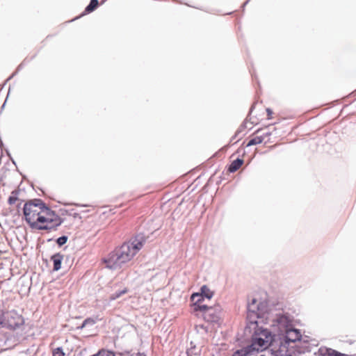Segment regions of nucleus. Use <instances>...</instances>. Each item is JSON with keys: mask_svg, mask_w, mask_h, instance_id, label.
<instances>
[{"mask_svg": "<svg viewBox=\"0 0 356 356\" xmlns=\"http://www.w3.org/2000/svg\"><path fill=\"white\" fill-rule=\"evenodd\" d=\"M266 112L268 115V118H270V115L273 114V111L270 108H266Z\"/></svg>", "mask_w": 356, "mask_h": 356, "instance_id": "4be33fe9", "label": "nucleus"}, {"mask_svg": "<svg viewBox=\"0 0 356 356\" xmlns=\"http://www.w3.org/2000/svg\"><path fill=\"white\" fill-rule=\"evenodd\" d=\"M96 323V321L92 318H86L83 323L81 324V325L79 326L77 328L78 329H83V327H85L87 325H95Z\"/></svg>", "mask_w": 356, "mask_h": 356, "instance_id": "2eb2a0df", "label": "nucleus"}, {"mask_svg": "<svg viewBox=\"0 0 356 356\" xmlns=\"http://www.w3.org/2000/svg\"><path fill=\"white\" fill-rule=\"evenodd\" d=\"M127 291H119L118 292H116L115 294L111 295L109 298L110 301L114 300L119 297H120L122 295L124 294Z\"/></svg>", "mask_w": 356, "mask_h": 356, "instance_id": "6ab92c4d", "label": "nucleus"}, {"mask_svg": "<svg viewBox=\"0 0 356 356\" xmlns=\"http://www.w3.org/2000/svg\"><path fill=\"white\" fill-rule=\"evenodd\" d=\"M43 213L45 214V216H44V217H50V218H55L56 216H57L55 212L52 210H51L49 209V212H48L47 210L45 209H42V212Z\"/></svg>", "mask_w": 356, "mask_h": 356, "instance_id": "aec40b11", "label": "nucleus"}, {"mask_svg": "<svg viewBox=\"0 0 356 356\" xmlns=\"http://www.w3.org/2000/svg\"><path fill=\"white\" fill-rule=\"evenodd\" d=\"M318 354L320 356H348V355L341 353L332 348L325 346L321 347L318 349Z\"/></svg>", "mask_w": 356, "mask_h": 356, "instance_id": "1a4fd4ad", "label": "nucleus"}, {"mask_svg": "<svg viewBox=\"0 0 356 356\" xmlns=\"http://www.w3.org/2000/svg\"><path fill=\"white\" fill-rule=\"evenodd\" d=\"M53 356H65V353L61 347H58L53 350Z\"/></svg>", "mask_w": 356, "mask_h": 356, "instance_id": "a211bd4d", "label": "nucleus"}, {"mask_svg": "<svg viewBox=\"0 0 356 356\" xmlns=\"http://www.w3.org/2000/svg\"><path fill=\"white\" fill-rule=\"evenodd\" d=\"M38 223H32L31 228L38 230H56L63 222L60 216L55 218L39 216L37 218Z\"/></svg>", "mask_w": 356, "mask_h": 356, "instance_id": "39448f33", "label": "nucleus"}, {"mask_svg": "<svg viewBox=\"0 0 356 356\" xmlns=\"http://www.w3.org/2000/svg\"><path fill=\"white\" fill-rule=\"evenodd\" d=\"M51 259L54 263V270L56 271L58 270L61 267L63 255L60 253H57L52 255Z\"/></svg>", "mask_w": 356, "mask_h": 356, "instance_id": "9d476101", "label": "nucleus"}, {"mask_svg": "<svg viewBox=\"0 0 356 356\" xmlns=\"http://www.w3.org/2000/svg\"><path fill=\"white\" fill-rule=\"evenodd\" d=\"M264 140V136H256L251 138L247 144V147H250L252 145H256L261 143Z\"/></svg>", "mask_w": 356, "mask_h": 356, "instance_id": "4468645a", "label": "nucleus"}, {"mask_svg": "<svg viewBox=\"0 0 356 356\" xmlns=\"http://www.w3.org/2000/svg\"><path fill=\"white\" fill-rule=\"evenodd\" d=\"M18 194H19V191H13L11 193V195L8 198V204H13L16 202V201L18 199V197H17Z\"/></svg>", "mask_w": 356, "mask_h": 356, "instance_id": "dca6fc26", "label": "nucleus"}, {"mask_svg": "<svg viewBox=\"0 0 356 356\" xmlns=\"http://www.w3.org/2000/svg\"><path fill=\"white\" fill-rule=\"evenodd\" d=\"M145 242V236L143 234H137L131 241L116 248L108 255L106 259H104L106 266L113 270L123 267L142 248Z\"/></svg>", "mask_w": 356, "mask_h": 356, "instance_id": "f03ea898", "label": "nucleus"}, {"mask_svg": "<svg viewBox=\"0 0 356 356\" xmlns=\"http://www.w3.org/2000/svg\"><path fill=\"white\" fill-rule=\"evenodd\" d=\"M254 353L250 350H248V347L245 346L242 349L237 350L235 351L232 356H252Z\"/></svg>", "mask_w": 356, "mask_h": 356, "instance_id": "f8f14e48", "label": "nucleus"}, {"mask_svg": "<svg viewBox=\"0 0 356 356\" xmlns=\"http://www.w3.org/2000/svg\"><path fill=\"white\" fill-rule=\"evenodd\" d=\"M186 356H191V355H189L188 352H186Z\"/></svg>", "mask_w": 356, "mask_h": 356, "instance_id": "a878e982", "label": "nucleus"}, {"mask_svg": "<svg viewBox=\"0 0 356 356\" xmlns=\"http://www.w3.org/2000/svg\"><path fill=\"white\" fill-rule=\"evenodd\" d=\"M243 160L240 158H237L236 159L234 160L231 164L229 165L228 168V171L229 172H234L236 170H238L240 167L243 165Z\"/></svg>", "mask_w": 356, "mask_h": 356, "instance_id": "9b49d317", "label": "nucleus"}, {"mask_svg": "<svg viewBox=\"0 0 356 356\" xmlns=\"http://www.w3.org/2000/svg\"><path fill=\"white\" fill-rule=\"evenodd\" d=\"M5 316L6 312H3L0 310V327H3L4 321H5Z\"/></svg>", "mask_w": 356, "mask_h": 356, "instance_id": "412c9836", "label": "nucleus"}, {"mask_svg": "<svg viewBox=\"0 0 356 356\" xmlns=\"http://www.w3.org/2000/svg\"><path fill=\"white\" fill-rule=\"evenodd\" d=\"M98 0H90L89 4L85 8V13H90L94 11L98 6Z\"/></svg>", "mask_w": 356, "mask_h": 356, "instance_id": "ddd939ff", "label": "nucleus"}, {"mask_svg": "<svg viewBox=\"0 0 356 356\" xmlns=\"http://www.w3.org/2000/svg\"><path fill=\"white\" fill-rule=\"evenodd\" d=\"M67 236H62L59 238H57L56 240V243L59 245V246H62L63 245L65 244L67 241Z\"/></svg>", "mask_w": 356, "mask_h": 356, "instance_id": "f3484780", "label": "nucleus"}, {"mask_svg": "<svg viewBox=\"0 0 356 356\" xmlns=\"http://www.w3.org/2000/svg\"><path fill=\"white\" fill-rule=\"evenodd\" d=\"M200 289H204V290H206V289H209L207 288V285H202V286L200 288Z\"/></svg>", "mask_w": 356, "mask_h": 356, "instance_id": "5701e85b", "label": "nucleus"}, {"mask_svg": "<svg viewBox=\"0 0 356 356\" xmlns=\"http://www.w3.org/2000/svg\"><path fill=\"white\" fill-rule=\"evenodd\" d=\"M42 209L47 210L49 212V208L40 199H33L26 202L23 208V213L25 217V220L31 228L32 223H38L37 218L42 216L40 213Z\"/></svg>", "mask_w": 356, "mask_h": 356, "instance_id": "20e7f679", "label": "nucleus"}, {"mask_svg": "<svg viewBox=\"0 0 356 356\" xmlns=\"http://www.w3.org/2000/svg\"><path fill=\"white\" fill-rule=\"evenodd\" d=\"M277 325L281 332H284L288 328L293 326L292 325V319L288 314H277L276 318L275 320Z\"/></svg>", "mask_w": 356, "mask_h": 356, "instance_id": "6e6552de", "label": "nucleus"}, {"mask_svg": "<svg viewBox=\"0 0 356 356\" xmlns=\"http://www.w3.org/2000/svg\"><path fill=\"white\" fill-rule=\"evenodd\" d=\"M250 0H247L243 4V7H245L249 2Z\"/></svg>", "mask_w": 356, "mask_h": 356, "instance_id": "393cba45", "label": "nucleus"}, {"mask_svg": "<svg viewBox=\"0 0 356 356\" xmlns=\"http://www.w3.org/2000/svg\"><path fill=\"white\" fill-rule=\"evenodd\" d=\"M263 307L257 303L255 298L252 300L247 306L245 334H251V343L248 350L254 352H262L270 346L278 345L277 336L263 325H260L263 321Z\"/></svg>", "mask_w": 356, "mask_h": 356, "instance_id": "f257e3e1", "label": "nucleus"}, {"mask_svg": "<svg viewBox=\"0 0 356 356\" xmlns=\"http://www.w3.org/2000/svg\"><path fill=\"white\" fill-rule=\"evenodd\" d=\"M213 296V293L212 291H200L199 292L193 293L191 296V299L193 302L194 310L202 312V316L206 321L219 324L221 313L220 307L219 305L208 307L202 303L205 299L210 300Z\"/></svg>", "mask_w": 356, "mask_h": 356, "instance_id": "7ed1b4c3", "label": "nucleus"}, {"mask_svg": "<svg viewBox=\"0 0 356 356\" xmlns=\"http://www.w3.org/2000/svg\"><path fill=\"white\" fill-rule=\"evenodd\" d=\"M278 345L279 346L286 348L289 346L290 343H294L298 341H300L302 334L299 330L294 328L293 326L288 328L282 334L277 335Z\"/></svg>", "mask_w": 356, "mask_h": 356, "instance_id": "423d86ee", "label": "nucleus"}, {"mask_svg": "<svg viewBox=\"0 0 356 356\" xmlns=\"http://www.w3.org/2000/svg\"><path fill=\"white\" fill-rule=\"evenodd\" d=\"M3 327L15 330L20 328L24 324V317L15 310L6 312Z\"/></svg>", "mask_w": 356, "mask_h": 356, "instance_id": "0eeeda50", "label": "nucleus"}, {"mask_svg": "<svg viewBox=\"0 0 356 356\" xmlns=\"http://www.w3.org/2000/svg\"><path fill=\"white\" fill-rule=\"evenodd\" d=\"M270 135V133L267 132V133L264 134L262 136H264V138H265L266 137H267V136H268Z\"/></svg>", "mask_w": 356, "mask_h": 356, "instance_id": "b1692460", "label": "nucleus"}]
</instances>
